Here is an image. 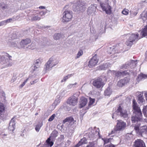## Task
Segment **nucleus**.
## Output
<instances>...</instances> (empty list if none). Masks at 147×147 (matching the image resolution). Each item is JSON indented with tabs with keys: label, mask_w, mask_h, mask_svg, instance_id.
Here are the masks:
<instances>
[{
	"label": "nucleus",
	"mask_w": 147,
	"mask_h": 147,
	"mask_svg": "<svg viewBox=\"0 0 147 147\" xmlns=\"http://www.w3.org/2000/svg\"><path fill=\"white\" fill-rule=\"evenodd\" d=\"M133 107L134 110L133 115L131 117V121L133 123L138 122L140 123V120L142 118V113L141 111L137 106L135 100L133 101Z\"/></svg>",
	"instance_id": "nucleus-1"
},
{
	"label": "nucleus",
	"mask_w": 147,
	"mask_h": 147,
	"mask_svg": "<svg viewBox=\"0 0 147 147\" xmlns=\"http://www.w3.org/2000/svg\"><path fill=\"white\" fill-rule=\"evenodd\" d=\"M85 4L84 2H80V1H78L77 3L73 5V10L75 11L80 10V9L84 6Z\"/></svg>",
	"instance_id": "nucleus-13"
},
{
	"label": "nucleus",
	"mask_w": 147,
	"mask_h": 147,
	"mask_svg": "<svg viewBox=\"0 0 147 147\" xmlns=\"http://www.w3.org/2000/svg\"><path fill=\"white\" fill-rule=\"evenodd\" d=\"M137 61V60L135 61L130 60L126 62L125 64L121 66L120 68L121 69H125L129 67H130L132 69L134 68L136 66Z\"/></svg>",
	"instance_id": "nucleus-9"
},
{
	"label": "nucleus",
	"mask_w": 147,
	"mask_h": 147,
	"mask_svg": "<svg viewBox=\"0 0 147 147\" xmlns=\"http://www.w3.org/2000/svg\"><path fill=\"white\" fill-rule=\"evenodd\" d=\"M142 129H141V130L140 131V134L142 135L144 134H147V127L146 126L143 125L142 126Z\"/></svg>",
	"instance_id": "nucleus-27"
},
{
	"label": "nucleus",
	"mask_w": 147,
	"mask_h": 147,
	"mask_svg": "<svg viewBox=\"0 0 147 147\" xmlns=\"http://www.w3.org/2000/svg\"><path fill=\"white\" fill-rule=\"evenodd\" d=\"M127 36L128 38L125 44L127 46H131L139 39V34L138 33L127 34Z\"/></svg>",
	"instance_id": "nucleus-3"
},
{
	"label": "nucleus",
	"mask_w": 147,
	"mask_h": 147,
	"mask_svg": "<svg viewBox=\"0 0 147 147\" xmlns=\"http://www.w3.org/2000/svg\"><path fill=\"white\" fill-rule=\"evenodd\" d=\"M119 115L124 118H127L128 117V115L127 111L126 110H123L121 106H119L115 113L112 115L113 119H116L117 118V116Z\"/></svg>",
	"instance_id": "nucleus-4"
},
{
	"label": "nucleus",
	"mask_w": 147,
	"mask_h": 147,
	"mask_svg": "<svg viewBox=\"0 0 147 147\" xmlns=\"http://www.w3.org/2000/svg\"><path fill=\"white\" fill-rule=\"evenodd\" d=\"M106 147H115V145L112 144H110L109 145H107L106 146Z\"/></svg>",
	"instance_id": "nucleus-64"
},
{
	"label": "nucleus",
	"mask_w": 147,
	"mask_h": 147,
	"mask_svg": "<svg viewBox=\"0 0 147 147\" xmlns=\"http://www.w3.org/2000/svg\"><path fill=\"white\" fill-rule=\"evenodd\" d=\"M105 24H103V25L100 26L99 28V34H102L105 32Z\"/></svg>",
	"instance_id": "nucleus-29"
},
{
	"label": "nucleus",
	"mask_w": 147,
	"mask_h": 147,
	"mask_svg": "<svg viewBox=\"0 0 147 147\" xmlns=\"http://www.w3.org/2000/svg\"><path fill=\"white\" fill-rule=\"evenodd\" d=\"M111 94V91L110 88L108 87L104 92V95L105 96H109Z\"/></svg>",
	"instance_id": "nucleus-34"
},
{
	"label": "nucleus",
	"mask_w": 147,
	"mask_h": 147,
	"mask_svg": "<svg viewBox=\"0 0 147 147\" xmlns=\"http://www.w3.org/2000/svg\"><path fill=\"white\" fill-rule=\"evenodd\" d=\"M51 136L47 140L42 147H51L53 144V142L51 140Z\"/></svg>",
	"instance_id": "nucleus-20"
},
{
	"label": "nucleus",
	"mask_w": 147,
	"mask_h": 147,
	"mask_svg": "<svg viewBox=\"0 0 147 147\" xmlns=\"http://www.w3.org/2000/svg\"><path fill=\"white\" fill-rule=\"evenodd\" d=\"M5 106L3 103L0 102V116L1 115L5 110Z\"/></svg>",
	"instance_id": "nucleus-36"
},
{
	"label": "nucleus",
	"mask_w": 147,
	"mask_h": 147,
	"mask_svg": "<svg viewBox=\"0 0 147 147\" xmlns=\"http://www.w3.org/2000/svg\"><path fill=\"white\" fill-rule=\"evenodd\" d=\"M38 79H36L34 80V81L30 82V84L31 85L33 84H35L37 82H38Z\"/></svg>",
	"instance_id": "nucleus-60"
},
{
	"label": "nucleus",
	"mask_w": 147,
	"mask_h": 147,
	"mask_svg": "<svg viewBox=\"0 0 147 147\" xmlns=\"http://www.w3.org/2000/svg\"><path fill=\"white\" fill-rule=\"evenodd\" d=\"M31 78L32 77L30 75L25 80L23 83L20 85V88H22L24 86L28 80L31 79Z\"/></svg>",
	"instance_id": "nucleus-40"
},
{
	"label": "nucleus",
	"mask_w": 147,
	"mask_h": 147,
	"mask_svg": "<svg viewBox=\"0 0 147 147\" xmlns=\"http://www.w3.org/2000/svg\"><path fill=\"white\" fill-rule=\"evenodd\" d=\"M5 56L8 57V59L5 58L4 56H0V63L3 65L4 67H7L12 66V63L11 62L12 57L7 53H5Z\"/></svg>",
	"instance_id": "nucleus-2"
},
{
	"label": "nucleus",
	"mask_w": 147,
	"mask_h": 147,
	"mask_svg": "<svg viewBox=\"0 0 147 147\" xmlns=\"http://www.w3.org/2000/svg\"><path fill=\"white\" fill-rule=\"evenodd\" d=\"M143 92H136V95L138 97V98L141 96H143Z\"/></svg>",
	"instance_id": "nucleus-56"
},
{
	"label": "nucleus",
	"mask_w": 147,
	"mask_h": 147,
	"mask_svg": "<svg viewBox=\"0 0 147 147\" xmlns=\"http://www.w3.org/2000/svg\"><path fill=\"white\" fill-rule=\"evenodd\" d=\"M82 145L81 142H80V141L78 142V143L77 144H76L75 146H74V147H79L80 146Z\"/></svg>",
	"instance_id": "nucleus-62"
},
{
	"label": "nucleus",
	"mask_w": 147,
	"mask_h": 147,
	"mask_svg": "<svg viewBox=\"0 0 147 147\" xmlns=\"http://www.w3.org/2000/svg\"><path fill=\"white\" fill-rule=\"evenodd\" d=\"M117 121L116 126L115 127L114 129L112 131L111 134H109V135L113 134L118 131L123 130L125 127L126 123L125 122L121 120H117Z\"/></svg>",
	"instance_id": "nucleus-7"
},
{
	"label": "nucleus",
	"mask_w": 147,
	"mask_h": 147,
	"mask_svg": "<svg viewBox=\"0 0 147 147\" xmlns=\"http://www.w3.org/2000/svg\"><path fill=\"white\" fill-rule=\"evenodd\" d=\"M115 46H113L112 47H109L108 49V52L110 54H114L116 53V50L115 49Z\"/></svg>",
	"instance_id": "nucleus-26"
},
{
	"label": "nucleus",
	"mask_w": 147,
	"mask_h": 147,
	"mask_svg": "<svg viewBox=\"0 0 147 147\" xmlns=\"http://www.w3.org/2000/svg\"><path fill=\"white\" fill-rule=\"evenodd\" d=\"M87 100L83 96L81 97L79 107L80 108H82L85 106L87 104Z\"/></svg>",
	"instance_id": "nucleus-19"
},
{
	"label": "nucleus",
	"mask_w": 147,
	"mask_h": 147,
	"mask_svg": "<svg viewBox=\"0 0 147 147\" xmlns=\"http://www.w3.org/2000/svg\"><path fill=\"white\" fill-rule=\"evenodd\" d=\"M147 78V75H145L141 74L138 75V77L137 80L140 81L142 79H144Z\"/></svg>",
	"instance_id": "nucleus-33"
},
{
	"label": "nucleus",
	"mask_w": 147,
	"mask_h": 147,
	"mask_svg": "<svg viewBox=\"0 0 147 147\" xmlns=\"http://www.w3.org/2000/svg\"><path fill=\"white\" fill-rule=\"evenodd\" d=\"M112 139L111 138H109V139L106 138L104 140H104V144H107V143L109 142L110 141V140H111Z\"/></svg>",
	"instance_id": "nucleus-54"
},
{
	"label": "nucleus",
	"mask_w": 147,
	"mask_h": 147,
	"mask_svg": "<svg viewBox=\"0 0 147 147\" xmlns=\"http://www.w3.org/2000/svg\"><path fill=\"white\" fill-rule=\"evenodd\" d=\"M98 59L97 57L96 54L94 55L89 61L88 66L91 67L95 66L97 63Z\"/></svg>",
	"instance_id": "nucleus-14"
},
{
	"label": "nucleus",
	"mask_w": 147,
	"mask_h": 147,
	"mask_svg": "<svg viewBox=\"0 0 147 147\" xmlns=\"http://www.w3.org/2000/svg\"><path fill=\"white\" fill-rule=\"evenodd\" d=\"M31 42V40L29 38H27L25 39L22 40L20 42V45L22 47H24L25 45L30 43Z\"/></svg>",
	"instance_id": "nucleus-21"
},
{
	"label": "nucleus",
	"mask_w": 147,
	"mask_h": 147,
	"mask_svg": "<svg viewBox=\"0 0 147 147\" xmlns=\"http://www.w3.org/2000/svg\"><path fill=\"white\" fill-rule=\"evenodd\" d=\"M60 99L57 98L55 101L54 104V105H57L60 103Z\"/></svg>",
	"instance_id": "nucleus-55"
},
{
	"label": "nucleus",
	"mask_w": 147,
	"mask_h": 147,
	"mask_svg": "<svg viewBox=\"0 0 147 147\" xmlns=\"http://www.w3.org/2000/svg\"><path fill=\"white\" fill-rule=\"evenodd\" d=\"M90 101L88 104V106L89 107H90L93 104V103L95 101V99H92L91 98H89Z\"/></svg>",
	"instance_id": "nucleus-44"
},
{
	"label": "nucleus",
	"mask_w": 147,
	"mask_h": 147,
	"mask_svg": "<svg viewBox=\"0 0 147 147\" xmlns=\"http://www.w3.org/2000/svg\"><path fill=\"white\" fill-rule=\"evenodd\" d=\"M15 117H14L11 119L9 122L8 128L10 131H13L15 129Z\"/></svg>",
	"instance_id": "nucleus-18"
},
{
	"label": "nucleus",
	"mask_w": 147,
	"mask_h": 147,
	"mask_svg": "<svg viewBox=\"0 0 147 147\" xmlns=\"http://www.w3.org/2000/svg\"><path fill=\"white\" fill-rule=\"evenodd\" d=\"M72 12L70 11L66 10L63 13V22H69L72 18Z\"/></svg>",
	"instance_id": "nucleus-11"
},
{
	"label": "nucleus",
	"mask_w": 147,
	"mask_h": 147,
	"mask_svg": "<svg viewBox=\"0 0 147 147\" xmlns=\"http://www.w3.org/2000/svg\"><path fill=\"white\" fill-rule=\"evenodd\" d=\"M89 131H90L88 134V138L90 140H93L95 138H99L100 137L99 135V130L98 128L95 127L94 128H90Z\"/></svg>",
	"instance_id": "nucleus-5"
},
{
	"label": "nucleus",
	"mask_w": 147,
	"mask_h": 147,
	"mask_svg": "<svg viewBox=\"0 0 147 147\" xmlns=\"http://www.w3.org/2000/svg\"><path fill=\"white\" fill-rule=\"evenodd\" d=\"M74 74H68L67 76L63 77V79L61 81V82H63L67 80L73 76Z\"/></svg>",
	"instance_id": "nucleus-41"
},
{
	"label": "nucleus",
	"mask_w": 147,
	"mask_h": 147,
	"mask_svg": "<svg viewBox=\"0 0 147 147\" xmlns=\"http://www.w3.org/2000/svg\"><path fill=\"white\" fill-rule=\"evenodd\" d=\"M121 82H123V83L125 85V84H127L129 81V79L127 77L121 80Z\"/></svg>",
	"instance_id": "nucleus-42"
},
{
	"label": "nucleus",
	"mask_w": 147,
	"mask_h": 147,
	"mask_svg": "<svg viewBox=\"0 0 147 147\" xmlns=\"http://www.w3.org/2000/svg\"><path fill=\"white\" fill-rule=\"evenodd\" d=\"M18 16H14L12 18V20L14 21L18 19Z\"/></svg>",
	"instance_id": "nucleus-61"
},
{
	"label": "nucleus",
	"mask_w": 147,
	"mask_h": 147,
	"mask_svg": "<svg viewBox=\"0 0 147 147\" xmlns=\"http://www.w3.org/2000/svg\"><path fill=\"white\" fill-rule=\"evenodd\" d=\"M46 13V12L43 11H41L40 12L39 14L41 16H42L45 15Z\"/></svg>",
	"instance_id": "nucleus-63"
},
{
	"label": "nucleus",
	"mask_w": 147,
	"mask_h": 147,
	"mask_svg": "<svg viewBox=\"0 0 147 147\" xmlns=\"http://www.w3.org/2000/svg\"><path fill=\"white\" fill-rule=\"evenodd\" d=\"M121 75L122 76H125L127 75V74L129 75V72L128 71V70L127 71H122L121 72Z\"/></svg>",
	"instance_id": "nucleus-50"
},
{
	"label": "nucleus",
	"mask_w": 147,
	"mask_h": 147,
	"mask_svg": "<svg viewBox=\"0 0 147 147\" xmlns=\"http://www.w3.org/2000/svg\"><path fill=\"white\" fill-rule=\"evenodd\" d=\"M97 0L100 2V6L103 11H105L106 13L110 14L111 12V7L109 3L106 2H102V1L104 0Z\"/></svg>",
	"instance_id": "nucleus-8"
},
{
	"label": "nucleus",
	"mask_w": 147,
	"mask_h": 147,
	"mask_svg": "<svg viewBox=\"0 0 147 147\" xmlns=\"http://www.w3.org/2000/svg\"><path fill=\"white\" fill-rule=\"evenodd\" d=\"M140 17L143 21L147 20V11L143 12L140 15Z\"/></svg>",
	"instance_id": "nucleus-32"
},
{
	"label": "nucleus",
	"mask_w": 147,
	"mask_h": 147,
	"mask_svg": "<svg viewBox=\"0 0 147 147\" xmlns=\"http://www.w3.org/2000/svg\"><path fill=\"white\" fill-rule=\"evenodd\" d=\"M112 74L113 76L117 77H122V74L120 71H111Z\"/></svg>",
	"instance_id": "nucleus-25"
},
{
	"label": "nucleus",
	"mask_w": 147,
	"mask_h": 147,
	"mask_svg": "<svg viewBox=\"0 0 147 147\" xmlns=\"http://www.w3.org/2000/svg\"><path fill=\"white\" fill-rule=\"evenodd\" d=\"M144 100V99L143 96H141L138 98V103H142L143 102Z\"/></svg>",
	"instance_id": "nucleus-48"
},
{
	"label": "nucleus",
	"mask_w": 147,
	"mask_h": 147,
	"mask_svg": "<svg viewBox=\"0 0 147 147\" xmlns=\"http://www.w3.org/2000/svg\"><path fill=\"white\" fill-rule=\"evenodd\" d=\"M83 51L81 50H80L78 53L76 57V58H79L80 56H82L83 55Z\"/></svg>",
	"instance_id": "nucleus-46"
},
{
	"label": "nucleus",
	"mask_w": 147,
	"mask_h": 147,
	"mask_svg": "<svg viewBox=\"0 0 147 147\" xmlns=\"http://www.w3.org/2000/svg\"><path fill=\"white\" fill-rule=\"evenodd\" d=\"M42 122H39L38 123V124L36 125L35 129L37 132H39L41 127L42 125Z\"/></svg>",
	"instance_id": "nucleus-39"
},
{
	"label": "nucleus",
	"mask_w": 147,
	"mask_h": 147,
	"mask_svg": "<svg viewBox=\"0 0 147 147\" xmlns=\"http://www.w3.org/2000/svg\"><path fill=\"white\" fill-rule=\"evenodd\" d=\"M64 37V35L62 34L58 33L54 34V38L55 40H57L61 38H63Z\"/></svg>",
	"instance_id": "nucleus-30"
},
{
	"label": "nucleus",
	"mask_w": 147,
	"mask_h": 147,
	"mask_svg": "<svg viewBox=\"0 0 147 147\" xmlns=\"http://www.w3.org/2000/svg\"><path fill=\"white\" fill-rule=\"evenodd\" d=\"M134 143V147H146L144 142L141 139L136 140Z\"/></svg>",
	"instance_id": "nucleus-16"
},
{
	"label": "nucleus",
	"mask_w": 147,
	"mask_h": 147,
	"mask_svg": "<svg viewBox=\"0 0 147 147\" xmlns=\"http://www.w3.org/2000/svg\"><path fill=\"white\" fill-rule=\"evenodd\" d=\"M29 19L32 21H39L40 18L38 16V13H30L29 15Z\"/></svg>",
	"instance_id": "nucleus-17"
},
{
	"label": "nucleus",
	"mask_w": 147,
	"mask_h": 147,
	"mask_svg": "<svg viewBox=\"0 0 147 147\" xmlns=\"http://www.w3.org/2000/svg\"><path fill=\"white\" fill-rule=\"evenodd\" d=\"M77 83V82H75L74 84H69L67 86V87L68 89H71L73 87L74 85H76Z\"/></svg>",
	"instance_id": "nucleus-51"
},
{
	"label": "nucleus",
	"mask_w": 147,
	"mask_h": 147,
	"mask_svg": "<svg viewBox=\"0 0 147 147\" xmlns=\"http://www.w3.org/2000/svg\"><path fill=\"white\" fill-rule=\"evenodd\" d=\"M141 34L143 36H147V25L145 26L141 31Z\"/></svg>",
	"instance_id": "nucleus-38"
},
{
	"label": "nucleus",
	"mask_w": 147,
	"mask_h": 147,
	"mask_svg": "<svg viewBox=\"0 0 147 147\" xmlns=\"http://www.w3.org/2000/svg\"><path fill=\"white\" fill-rule=\"evenodd\" d=\"M105 84L102 78H100L95 79L92 82L93 85L97 88H102Z\"/></svg>",
	"instance_id": "nucleus-10"
},
{
	"label": "nucleus",
	"mask_w": 147,
	"mask_h": 147,
	"mask_svg": "<svg viewBox=\"0 0 147 147\" xmlns=\"http://www.w3.org/2000/svg\"><path fill=\"white\" fill-rule=\"evenodd\" d=\"M80 142H81L82 145L86 144L87 143V140L85 138H84L81 139Z\"/></svg>",
	"instance_id": "nucleus-49"
},
{
	"label": "nucleus",
	"mask_w": 147,
	"mask_h": 147,
	"mask_svg": "<svg viewBox=\"0 0 147 147\" xmlns=\"http://www.w3.org/2000/svg\"><path fill=\"white\" fill-rule=\"evenodd\" d=\"M73 120L74 119L72 117H67L64 120H63V123H65L66 122H67L68 123H70L72 122Z\"/></svg>",
	"instance_id": "nucleus-37"
},
{
	"label": "nucleus",
	"mask_w": 147,
	"mask_h": 147,
	"mask_svg": "<svg viewBox=\"0 0 147 147\" xmlns=\"http://www.w3.org/2000/svg\"><path fill=\"white\" fill-rule=\"evenodd\" d=\"M97 143L96 141L90 142L86 147H97Z\"/></svg>",
	"instance_id": "nucleus-35"
},
{
	"label": "nucleus",
	"mask_w": 147,
	"mask_h": 147,
	"mask_svg": "<svg viewBox=\"0 0 147 147\" xmlns=\"http://www.w3.org/2000/svg\"><path fill=\"white\" fill-rule=\"evenodd\" d=\"M6 24L5 20L2 21L0 22V26H3Z\"/></svg>",
	"instance_id": "nucleus-59"
},
{
	"label": "nucleus",
	"mask_w": 147,
	"mask_h": 147,
	"mask_svg": "<svg viewBox=\"0 0 147 147\" xmlns=\"http://www.w3.org/2000/svg\"><path fill=\"white\" fill-rule=\"evenodd\" d=\"M116 53H119L121 52L123 49V45L122 44H117L115 46Z\"/></svg>",
	"instance_id": "nucleus-24"
},
{
	"label": "nucleus",
	"mask_w": 147,
	"mask_h": 147,
	"mask_svg": "<svg viewBox=\"0 0 147 147\" xmlns=\"http://www.w3.org/2000/svg\"><path fill=\"white\" fill-rule=\"evenodd\" d=\"M55 117V114H53L52 116H51L48 119V121H53L54 119V118Z\"/></svg>",
	"instance_id": "nucleus-52"
},
{
	"label": "nucleus",
	"mask_w": 147,
	"mask_h": 147,
	"mask_svg": "<svg viewBox=\"0 0 147 147\" xmlns=\"http://www.w3.org/2000/svg\"><path fill=\"white\" fill-rule=\"evenodd\" d=\"M78 102V97L73 96L69 98L67 101V103L71 107L76 105Z\"/></svg>",
	"instance_id": "nucleus-12"
},
{
	"label": "nucleus",
	"mask_w": 147,
	"mask_h": 147,
	"mask_svg": "<svg viewBox=\"0 0 147 147\" xmlns=\"http://www.w3.org/2000/svg\"><path fill=\"white\" fill-rule=\"evenodd\" d=\"M16 38V36L15 34H13V35L12 37H11V39L13 40L12 41H9V42H10L11 43V45L14 47H16L17 46V43L18 42V41L16 40H13L15 39Z\"/></svg>",
	"instance_id": "nucleus-22"
},
{
	"label": "nucleus",
	"mask_w": 147,
	"mask_h": 147,
	"mask_svg": "<svg viewBox=\"0 0 147 147\" xmlns=\"http://www.w3.org/2000/svg\"><path fill=\"white\" fill-rule=\"evenodd\" d=\"M138 12L137 11L134 12L133 10L130 11V15L131 17L135 16L137 14Z\"/></svg>",
	"instance_id": "nucleus-47"
},
{
	"label": "nucleus",
	"mask_w": 147,
	"mask_h": 147,
	"mask_svg": "<svg viewBox=\"0 0 147 147\" xmlns=\"http://www.w3.org/2000/svg\"><path fill=\"white\" fill-rule=\"evenodd\" d=\"M96 5L94 4L92 5L89 7L87 10V13L88 15L92 14V15L96 11Z\"/></svg>",
	"instance_id": "nucleus-15"
},
{
	"label": "nucleus",
	"mask_w": 147,
	"mask_h": 147,
	"mask_svg": "<svg viewBox=\"0 0 147 147\" xmlns=\"http://www.w3.org/2000/svg\"><path fill=\"white\" fill-rule=\"evenodd\" d=\"M120 80H119L117 83V85L119 87H122L124 85V84Z\"/></svg>",
	"instance_id": "nucleus-53"
},
{
	"label": "nucleus",
	"mask_w": 147,
	"mask_h": 147,
	"mask_svg": "<svg viewBox=\"0 0 147 147\" xmlns=\"http://www.w3.org/2000/svg\"><path fill=\"white\" fill-rule=\"evenodd\" d=\"M59 62L58 58L55 57H52L46 64V70H49L52 68L56 65Z\"/></svg>",
	"instance_id": "nucleus-6"
},
{
	"label": "nucleus",
	"mask_w": 147,
	"mask_h": 147,
	"mask_svg": "<svg viewBox=\"0 0 147 147\" xmlns=\"http://www.w3.org/2000/svg\"><path fill=\"white\" fill-rule=\"evenodd\" d=\"M41 61L39 59H37L35 61L32 68L34 71L35 70L39 68L41 64Z\"/></svg>",
	"instance_id": "nucleus-23"
},
{
	"label": "nucleus",
	"mask_w": 147,
	"mask_h": 147,
	"mask_svg": "<svg viewBox=\"0 0 147 147\" xmlns=\"http://www.w3.org/2000/svg\"><path fill=\"white\" fill-rule=\"evenodd\" d=\"M13 20H12V18H9V19H7L6 20H5L6 24L8 23H9V22H11Z\"/></svg>",
	"instance_id": "nucleus-58"
},
{
	"label": "nucleus",
	"mask_w": 147,
	"mask_h": 147,
	"mask_svg": "<svg viewBox=\"0 0 147 147\" xmlns=\"http://www.w3.org/2000/svg\"><path fill=\"white\" fill-rule=\"evenodd\" d=\"M109 63H107L104 64L100 65L98 67V69L99 70H105L108 67Z\"/></svg>",
	"instance_id": "nucleus-28"
},
{
	"label": "nucleus",
	"mask_w": 147,
	"mask_h": 147,
	"mask_svg": "<svg viewBox=\"0 0 147 147\" xmlns=\"http://www.w3.org/2000/svg\"><path fill=\"white\" fill-rule=\"evenodd\" d=\"M140 126V123H137V125H136L135 126V127H134V129H135V130H136V132L137 133H139V135L140 134V130H141V129H142V126L141 127H140V128H139Z\"/></svg>",
	"instance_id": "nucleus-31"
},
{
	"label": "nucleus",
	"mask_w": 147,
	"mask_h": 147,
	"mask_svg": "<svg viewBox=\"0 0 147 147\" xmlns=\"http://www.w3.org/2000/svg\"><path fill=\"white\" fill-rule=\"evenodd\" d=\"M58 134V131L56 130H54L51 133V136L55 137L57 136Z\"/></svg>",
	"instance_id": "nucleus-43"
},
{
	"label": "nucleus",
	"mask_w": 147,
	"mask_h": 147,
	"mask_svg": "<svg viewBox=\"0 0 147 147\" xmlns=\"http://www.w3.org/2000/svg\"><path fill=\"white\" fill-rule=\"evenodd\" d=\"M129 10L126 9H124L122 11V13L125 15H127L129 13Z\"/></svg>",
	"instance_id": "nucleus-45"
},
{
	"label": "nucleus",
	"mask_w": 147,
	"mask_h": 147,
	"mask_svg": "<svg viewBox=\"0 0 147 147\" xmlns=\"http://www.w3.org/2000/svg\"><path fill=\"white\" fill-rule=\"evenodd\" d=\"M146 108L145 107H144L143 109V114L144 115V116L147 117V114L146 113Z\"/></svg>",
	"instance_id": "nucleus-57"
}]
</instances>
